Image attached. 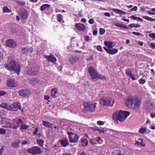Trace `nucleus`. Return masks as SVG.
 <instances>
[{
	"instance_id": "obj_1",
	"label": "nucleus",
	"mask_w": 155,
	"mask_h": 155,
	"mask_svg": "<svg viewBox=\"0 0 155 155\" xmlns=\"http://www.w3.org/2000/svg\"><path fill=\"white\" fill-rule=\"evenodd\" d=\"M130 112L127 111L117 110L114 112L112 115L114 120H119L120 122L124 121L130 115Z\"/></svg>"
},
{
	"instance_id": "obj_2",
	"label": "nucleus",
	"mask_w": 155,
	"mask_h": 155,
	"mask_svg": "<svg viewBox=\"0 0 155 155\" xmlns=\"http://www.w3.org/2000/svg\"><path fill=\"white\" fill-rule=\"evenodd\" d=\"M4 66L10 71H14L18 75L20 72L21 67L19 64L15 61H11L9 64H5Z\"/></svg>"
},
{
	"instance_id": "obj_3",
	"label": "nucleus",
	"mask_w": 155,
	"mask_h": 155,
	"mask_svg": "<svg viewBox=\"0 0 155 155\" xmlns=\"http://www.w3.org/2000/svg\"><path fill=\"white\" fill-rule=\"evenodd\" d=\"M141 103L140 100L137 98L130 97L127 100L126 104L128 107L134 109L138 108Z\"/></svg>"
},
{
	"instance_id": "obj_4",
	"label": "nucleus",
	"mask_w": 155,
	"mask_h": 155,
	"mask_svg": "<svg viewBox=\"0 0 155 155\" xmlns=\"http://www.w3.org/2000/svg\"><path fill=\"white\" fill-rule=\"evenodd\" d=\"M97 103H96L84 102L83 104L84 107L82 111L84 113H92L95 111Z\"/></svg>"
},
{
	"instance_id": "obj_5",
	"label": "nucleus",
	"mask_w": 155,
	"mask_h": 155,
	"mask_svg": "<svg viewBox=\"0 0 155 155\" xmlns=\"http://www.w3.org/2000/svg\"><path fill=\"white\" fill-rule=\"evenodd\" d=\"M88 71L92 80L101 79L103 81L106 80V77L103 75L99 74L93 67H90Z\"/></svg>"
},
{
	"instance_id": "obj_6",
	"label": "nucleus",
	"mask_w": 155,
	"mask_h": 155,
	"mask_svg": "<svg viewBox=\"0 0 155 155\" xmlns=\"http://www.w3.org/2000/svg\"><path fill=\"white\" fill-rule=\"evenodd\" d=\"M100 103L103 106L109 105L112 106L114 103V99L111 97H102L100 99Z\"/></svg>"
},
{
	"instance_id": "obj_7",
	"label": "nucleus",
	"mask_w": 155,
	"mask_h": 155,
	"mask_svg": "<svg viewBox=\"0 0 155 155\" xmlns=\"http://www.w3.org/2000/svg\"><path fill=\"white\" fill-rule=\"evenodd\" d=\"M69 142L71 143H77L79 138V137L77 134L72 132H67Z\"/></svg>"
},
{
	"instance_id": "obj_8",
	"label": "nucleus",
	"mask_w": 155,
	"mask_h": 155,
	"mask_svg": "<svg viewBox=\"0 0 155 155\" xmlns=\"http://www.w3.org/2000/svg\"><path fill=\"white\" fill-rule=\"evenodd\" d=\"M12 120L8 119L3 118L1 121L2 124H4V125H3L2 127L4 128H10L11 127V124Z\"/></svg>"
},
{
	"instance_id": "obj_9",
	"label": "nucleus",
	"mask_w": 155,
	"mask_h": 155,
	"mask_svg": "<svg viewBox=\"0 0 155 155\" xmlns=\"http://www.w3.org/2000/svg\"><path fill=\"white\" fill-rule=\"evenodd\" d=\"M31 93L30 90L22 89L18 92V94L23 97H28L30 96Z\"/></svg>"
},
{
	"instance_id": "obj_10",
	"label": "nucleus",
	"mask_w": 155,
	"mask_h": 155,
	"mask_svg": "<svg viewBox=\"0 0 155 155\" xmlns=\"http://www.w3.org/2000/svg\"><path fill=\"white\" fill-rule=\"evenodd\" d=\"M18 109L21 110V104L18 102H13L11 104V110L16 111Z\"/></svg>"
},
{
	"instance_id": "obj_11",
	"label": "nucleus",
	"mask_w": 155,
	"mask_h": 155,
	"mask_svg": "<svg viewBox=\"0 0 155 155\" xmlns=\"http://www.w3.org/2000/svg\"><path fill=\"white\" fill-rule=\"evenodd\" d=\"M27 152L31 153L32 155H35L39 153V147H33L28 149Z\"/></svg>"
},
{
	"instance_id": "obj_12",
	"label": "nucleus",
	"mask_w": 155,
	"mask_h": 155,
	"mask_svg": "<svg viewBox=\"0 0 155 155\" xmlns=\"http://www.w3.org/2000/svg\"><path fill=\"white\" fill-rule=\"evenodd\" d=\"M45 57L46 58L48 61L51 62L54 64H56L57 60L56 58L53 55L51 54L49 55H45Z\"/></svg>"
},
{
	"instance_id": "obj_13",
	"label": "nucleus",
	"mask_w": 155,
	"mask_h": 155,
	"mask_svg": "<svg viewBox=\"0 0 155 155\" xmlns=\"http://www.w3.org/2000/svg\"><path fill=\"white\" fill-rule=\"evenodd\" d=\"M7 85L8 86L11 87H16L18 86L16 81L11 79L8 80L7 81Z\"/></svg>"
},
{
	"instance_id": "obj_14",
	"label": "nucleus",
	"mask_w": 155,
	"mask_h": 155,
	"mask_svg": "<svg viewBox=\"0 0 155 155\" xmlns=\"http://www.w3.org/2000/svg\"><path fill=\"white\" fill-rule=\"evenodd\" d=\"M6 45L10 48H14L16 46L15 43L12 39H8L6 41Z\"/></svg>"
},
{
	"instance_id": "obj_15",
	"label": "nucleus",
	"mask_w": 155,
	"mask_h": 155,
	"mask_svg": "<svg viewBox=\"0 0 155 155\" xmlns=\"http://www.w3.org/2000/svg\"><path fill=\"white\" fill-rule=\"evenodd\" d=\"M75 27L79 31H84L86 29L85 25L81 23H77L75 25Z\"/></svg>"
},
{
	"instance_id": "obj_16",
	"label": "nucleus",
	"mask_w": 155,
	"mask_h": 155,
	"mask_svg": "<svg viewBox=\"0 0 155 155\" xmlns=\"http://www.w3.org/2000/svg\"><path fill=\"white\" fill-rule=\"evenodd\" d=\"M27 73L31 75H35L38 74V72L34 68L31 67L28 68Z\"/></svg>"
},
{
	"instance_id": "obj_17",
	"label": "nucleus",
	"mask_w": 155,
	"mask_h": 155,
	"mask_svg": "<svg viewBox=\"0 0 155 155\" xmlns=\"http://www.w3.org/2000/svg\"><path fill=\"white\" fill-rule=\"evenodd\" d=\"M59 142L64 147H66L69 145L68 140L66 138L62 140H59Z\"/></svg>"
},
{
	"instance_id": "obj_18",
	"label": "nucleus",
	"mask_w": 155,
	"mask_h": 155,
	"mask_svg": "<svg viewBox=\"0 0 155 155\" xmlns=\"http://www.w3.org/2000/svg\"><path fill=\"white\" fill-rule=\"evenodd\" d=\"M132 69H128L126 70V73L127 75L130 77L134 81L136 80L134 77V75L132 73Z\"/></svg>"
},
{
	"instance_id": "obj_19",
	"label": "nucleus",
	"mask_w": 155,
	"mask_h": 155,
	"mask_svg": "<svg viewBox=\"0 0 155 155\" xmlns=\"http://www.w3.org/2000/svg\"><path fill=\"white\" fill-rule=\"evenodd\" d=\"M21 143V141L19 139H16L14 142L12 143L11 145L14 148H17L18 147Z\"/></svg>"
},
{
	"instance_id": "obj_20",
	"label": "nucleus",
	"mask_w": 155,
	"mask_h": 155,
	"mask_svg": "<svg viewBox=\"0 0 155 155\" xmlns=\"http://www.w3.org/2000/svg\"><path fill=\"white\" fill-rule=\"evenodd\" d=\"M0 107L7 110H11V105L5 103H2L0 105Z\"/></svg>"
},
{
	"instance_id": "obj_21",
	"label": "nucleus",
	"mask_w": 155,
	"mask_h": 155,
	"mask_svg": "<svg viewBox=\"0 0 155 155\" xmlns=\"http://www.w3.org/2000/svg\"><path fill=\"white\" fill-rule=\"evenodd\" d=\"M114 43L113 42L105 41L104 42V44L108 49H110L114 47V45H113Z\"/></svg>"
},
{
	"instance_id": "obj_22",
	"label": "nucleus",
	"mask_w": 155,
	"mask_h": 155,
	"mask_svg": "<svg viewBox=\"0 0 155 155\" xmlns=\"http://www.w3.org/2000/svg\"><path fill=\"white\" fill-rule=\"evenodd\" d=\"M28 13L25 11L22 12L20 15L21 18L23 20L27 19L28 17Z\"/></svg>"
},
{
	"instance_id": "obj_23",
	"label": "nucleus",
	"mask_w": 155,
	"mask_h": 155,
	"mask_svg": "<svg viewBox=\"0 0 155 155\" xmlns=\"http://www.w3.org/2000/svg\"><path fill=\"white\" fill-rule=\"evenodd\" d=\"M42 122L43 123V125L45 127H48L49 128H52L53 124H52L50 123L47 121H43Z\"/></svg>"
},
{
	"instance_id": "obj_24",
	"label": "nucleus",
	"mask_w": 155,
	"mask_h": 155,
	"mask_svg": "<svg viewBox=\"0 0 155 155\" xmlns=\"http://www.w3.org/2000/svg\"><path fill=\"white\" fill-rule=\"evenodd\" d=\"M112 10L117 14L125 15L126 12L119 9L116 8H112Z\"/></svg>"
},
{
	"instance_id": "obj_25",
	"label": "nucleus",
	"mask_w": 155,
	"mask_h": 155,
	"mask_svg": "<svg viewBox=\"0 0 155 155\" xmlns=\"http://www.w3.org/2000/svg\"><path fill=\"white\" fill-rule=\"evenodd\" d=\"M118 51V49L113 48L109 49L107 53L111 54H116Z\"/></svg>"
},
{
	"instance_id": "obj_26",
	"label": "nucleus",
	"mask_w": 155,
	"mask_h": 155,
	"mask_svg": "<svg viewBox=\"0 0 155 155\" xmlns=\"http://www.w3.org/2000/svg\"><path fill=\"white\" fill-rule=\"evenodd\" d=\"M63 15L61 14H58L57 15V20L61 23H64V21L63 20Z\"/></svg>"
},
{
	"instance_id": "obj_27",
	"label": "nucleus",
	"mask_w": 155,
	"mask_h": 155,
	"mask_svg": "<svg viewBox=\"0 0 155 155\" xmlns=\"http://www.w3.org/2000/svg\"><path fill=\"white\" fill-rule=\"evenodd\" d=\"M50 5L48 4H45L41 6L40 8L41 11H44L46 9L50 8Z\"/></svg>"
},
{
	"instance_id": "obj_28",
	"label": "nucleus",
	"mask_w": 155,
	"mask_h": 155,
	"mask_svg": "<svg viewBox=\"0 0 155 155\" xmlns=\"http://www.w3.org/2000/svg\"><path fill=\"white\" fill-rule=\"evenodd\" d=\"M58 92V90L55 88H53L51 91V94L53 97L54 98L56 97L55 94Z\"/></svg>"
},
{
	"instance_id": "obj_29",
	"label": "nucleus",
	"mask_w": 155,
	"mask_h": 155,
	"mask_svg": "<svg viewBox=\"0 0 155 155\" xmlns=\"http://www.w3.org/2000/svg\"><path fill=\"white\" fill-rule=\"evenodd\" d=\"M81 142L83 143V146L85 145L86 146L88 144V141L87 140L84 138H82L81 139Z\"/></svg>"
},
{
	"instance_id": "obj_30",
	"label": "nucleus",
	"mask_w": 155,
	"mask_h": 155,
	"mask_svg": "<svg viewBox=\"0 0 155 155\" xmlns=\"http://www.w3.org/2000/svg\"><path fill=\"white\" fill-rule=\"evenodd\" d=\"M129 26L131 28H137L140 27V25L139 24H136L133 23L129 25Z\"/></svg>"
},
{
	"instance_id": "obj_31",
	"label": "nucleus",
	"mask_w": 155,
	"mask_h": 155,
	"mask_svg": "<svg viewBox=\"0 0 155 155\" xmlns=\"http://www.w3.org/2000/svg\"><path fill=\"white\" fill-rule=\"evenodd\" d=\"M143 18L145 19L150 21H155V19L152 18L148 16H143Z\"/></svg>"
},
{
	"instance_id": "obj_32",
	"label": "nucleus",
	"mask_w": 155,
	"mask_h": 155,
	"mask_svg": "<svg viewBox=\"0 0 155 155\" xmlns=\"http://www.w3.org/2000/svg\"><path fill=\"white\" fill-rule=\"evenodd\" d=\"M19 127V126H17V124H15L14 123H12L11 127H10V128L16 129Z\"/></svg>"
},
{
	"instance_id": "obj_33",
	"label": "nucleus",
	"mask_w": 155,
	"mask_h": 155,
	"mask_svg": "<svg viewBox=\"0 0 155 155\" xmlns=\"http://www.w3.org/2000/svg\"><path fill=\"white\" fill-rule=\"evenodd\" d=\"M15 2L19 6H24L25 4V2H21L17 0H16Z\"/></svg>"
},
{
	"instance_id": "obj_34",
	"label": "nucleus",
	"mask_w": 155,
	"mask_h": 155,
	"mask_svg": "<svg viewBox=\"0 0 155 155\" xmlns=\"http://www.w3.org/2000/svg\"><path fill=\"white\" fill-rule=\"evenodd\" d=\"M11 11V10L9 9L7 7H4L3 8V13H9Z\"/></svg>"
},
{
	"instance_id": "obj_35",
	"label": "nucleus",
	"mask_w": 155,
	"mask_h": 155,
	"mask_svg": "<svg viewBox=\"0 0 155 155\" xmlns=\"http://www.w3.org/2000/svg\"><path fill=\"white\" fill-rule=\"evenodd\" d=\"M143 78H142L141 79H140L138 81L139 84H144L146 82V80L143 79Z\"/></svg>"
},
{
	"instance_id": "obj_36",
	"label": "nucleus",
	"mask_w": 155,
	"mask_h": 155,
	"mask_svg": "<svg viewBox=\"0 0 155 155\" xmlns=\"http://www.w3.org/2000/svg\"><path fill=\"white\" fill-rule=\"evenodd\" d=\"M29 127V126L25 124H22L21 125L20 129L26 130Z\"/></svg>"
},
{
	"instance_id": "obj_37",
	"label": "nucleus",
	"mask_w": 155,
	"mask_h": 155,
	"mask_svg": "<svg viewBox=\"0 0 155 155\" xmlns=\"http://www.w3.org/2000/svg\"><path fill=\"white\" fill-rule=\"evenodd\" d=\"M69 61L72 64H74V63L76 61L75 59L73 57L70 58L69 59Z\"/></svg>"
},
{
	"instance_id": "obj_38",
	"label": "nucleus",
	"mask_w": 155,
	"mask_h": 155,
	"mask_svg": "<svg viewBox=\"0 0 155 155\" xmlns=\"http://www.w3.org/2000/svg\"><path fill=\"white\" fill-rule=\"evenodd\" d=\"M146 131V129L145 128H141L139 130V132L141 134H143Z\"/></svg>"
},
{
	"instance_id": "obj_39",
	"label": "nucleus",
	"mask_w": 155,
	"mask_h": 155,
	"mask_svg": "<svg viewBox=\"0 0 155 155\" xmlns=\"http://www.w3.org/2000/svg\"><path fill=\"white\" fill-rule=\"evenodd\" d=\"M96 140L100 144H101L102 142V140L100 137H98L96 139Z\"/></svg>"
},
{
	"instance_id": "obj_40",
	"label": "nucleus",
	"mask_w": 155,
	"mask_h": 155,
	"mask_svg": "<svg viewBox=\"0 0 155 155\" xmlns=\"http://www.w3.org/2000/svg\"><path fill=\"white\" fill-rule=\"evenodd\" d=\"M99 31L101 35H103L105 31L104 29L101 28L99 29Z\"/></svg>"
},
{
	"instance_id": "obj_41",
	"label": "nucleus",
	"mask_w": 155,
	"mask_h": 155,
	"mask_svg": "<svg viewBox=\"0 0 155 155\" xmlns=\"http://www.w3.org/2000/svg\"><path fill=\"white\" fill-rule=\"evenodd\" d=\"M6 133V131L5 129L0 128V134H4Z\"/></svg>"
},
{
	"instance_id": "obj_42",
	"label": "nucleus",
	"mask_w": 155,
	"mask_h": 155,
	"mask_svg": "<svg viewBox=\"0 0 155 155\" xmlns=\"http://www.w3.org/2000/svg\"><path fill=\"white\" fill-rule=\"evenodd\" d=\"M28 48H24L22 49V52L23 53H26L28 52V50H27Z\"/></svg>"
},
{
	"instance_id": "obj_43",
	"label": "nucleus",
	"mask_w": 155,
	"mask_h": 155,
	"mask_svg": "<svg viewBox=\"0 0 155 155\" xmlns=\"http://www.w3.org/2000/svg\"><path fill=\"white\" fill-rule=\"evenodd\" d=\"M97 49V50L99 51L102 52L103 51V50L102 48V47L100 45H98L97 46L96 48Z\"/></svg>"
},
{
	"instance_id": "obj_44",
	"label": "nucleus",
	"mask_w": 155,
	"mask_h": 155,
	"mask_svg": "<svg viewBox=\"0 0 155 155\" xmlns=\"http://www.w3.org/2000/svg\"><path fill=\"white\" fill-rule=\"evenodd\" d=\"M141 142L140 143V145L143 147H144L146 145V143L144 142L143 140H141Z\"/></svg>"
},
{
	"instance_id": "obj_45",
	"label": "nucleus",
	"mask_w": 155,
	"mask_h": 155,
	"mask_svg": "<svg viewBox=\"0 0 155 155\" xmlns=\"http://www.w3.org/2000/svg\"><path fill=\"white\" fill-rule=\"evenodd\" d=\"M149 36L154 39H155V33H151L149 34Z\"/></svg>"
},
{
	"instance_id": "obj_46",
	"label": "nucleus",
	"mask_w": 155,
	"mask_h": 155,
	"mask_svg": "<svg viewBox=\"0 0 155 155\" xmlns=\"http://www.w3.org/2000/svg\"><path fill=\"white\" fill-rule=\"evenodd\" d=\"M44 143V140L39 139V146H42L43 145Z\"/></svg>"
},
{
	"instance_id": "obj_47",
	"label": "nucleus",
	"mask_w": 155,
	"mask_h": 155,
	"mask_svg": "<svg viewBox=\"0 0 155 155\" xmlns=\"http://www.w3.org/2000/svg\"><path fill=\"white\" fill-rule=\"evenodd\" d=\"M132 33L134 35H135L137 36H141L142 35V34H140L139 32H132Z\"/></svg>"
},
{
	"instance_id": "obj_48",
	"label": "nucleus",
	"mask_w": 155,
	"mask_h": 155,
	"mask_svg": "<svg viewBox=\"0 0 155 155\" xmlns=\"http://www.w3.org/2000/svg\"><path fill=\"white\" fill-rule=\"evenodd\" d=\"M18 122L20 123L21 124L23 123L22 121L20 119L18 118L16 119V124H18Z\"/></svg>"
},
{
	"instance_id": "obj_49",
	"label": "nucleus",
	"mask_w": 155,
	"mask_h": 155,
	"mask_svg": "<svg viewBox=\"0 0 155 155\" xmlns=\"http://www.w3.org/2000/svg\"><path fill=\"white\" fill-rule=\"evenodd\" d=\"M89 23L91 24H93L94 23V21L92 18L90 19L88 21Z\"/></svg>"
},
{
	"instance_id": "obj_50",
	"label": "nucleus",
	"mask_w": 155,
	"mask_h": 155,
	"mask_svg": "<svg viewBox=\"0 0 155 155\" xmlns=\"http://www.w3.org/2000/svg\"><path fill=\"white\" fill-rule=\"evenodd\" d=\"M97 123L99 125H102L104 124V123L103 121H97Z\"/></svg>"
},
{
	"instance_id": "obj_51",
	"label": "nucleus",
	"mask_w": 155,
	"mask_h": 155,
	"mask_svg": "<svg viewBox=\"0 0 155 155\" xmlns=\"http://www.w3.org/2000/svg\"><path fill=\"white\" fill-rule=\"evenodd\" d=\"M84 40L86 41H89L90 37L88 36H86L84 37Z\"/></svg>"
},
{
	"instance_id": "obj_52",
	"label": "nucleus",
	"mask_w": 155,
	"mask_h": 155,
	"mask_svg": "<svg viewBox=\"0 0 155 155\" xmlns=\"http://www.w3.org/2000/svg\"><path fill=\"white\" fill-rule=\"evenodd\" d=\"M6 92L3 91H0V96H2L6 94Z\"/></svg>"
},
{
	"instance_id": "obj_53",
	"label": "nucleus",
	"mask_w": 155,
	"mask_h": 155,
	"mask_svg": "<svg viewBox=\"0 0 155 155\" xmlns=\"http://www.w3.org/2000/svg\"><path fill=\"white\" fill-rule=\"evenodd\" d=\"M137 9V7L136 6H134L133 8L130 9L131 11H136Z\"/></svg>"
},
{
	"instance_id": "obj_54",
	"label": "nucleus",
	"mask_w": 155,
	"mask_h": 155,
	"mask_svg": "<svg viewBox=\"0 0 155 155\" xmlns=\"http://www.w3.org/2000/svg\"><path fill=\"white\" fill-rule=\"evenodd\" d=\"M150 45L151 47L153 49H155V44L154 43H151L150 44Z\"/></svg>"
},
{
	"instance_id": "obj_55",
	"label": "nucleus",
	"mask_w": 155,
	"mask_h": 155,
	"mask_svg": "<svg viewBox=\"0 0 155 155\" xmlns=\"http://www.w3.org/2000/svg\"><path fill=\"white\" fill-rule=\"evenodd\" d=\"M11 32L13 34H15L16 32V30L14 28H12L11 29Z\"/></svg>"
},
{
	"instance_id": "obj_56",
	"label": "nucleus",
	"mask_w": 155,
	"mask_h": 155,
	"mask_svg": "<svg viewBox=\"0 0 155 155\" xmlns=\"http://www.w3.org/2000/svg\"><path fill=\"white\" fill-rule=\"evenodd\" d=\"M121 28H123L126 29H128V27L125 25L122 24Z\"/></svg>"
},
{
	"instance_id": "obj_57",
	"label": "nucleus",
	"mask_w": 155,
	"mask_h": 155,
	"mask_svg": "<svg viewBox=\"0 0 155 155\" xmlns=\"http://www.w3.org/2000/svg\"><path fill=\"white\" fill-rule=\"evenodd\" d=\"M3 147H4L3 146L1 149H0V155H2L3 153V152L4 151Z\"/></svg>"
},
{
	"instance_id": "obj_58",
	"label": "nucleus",
	"mask_w": 155,
	"mask_h": 155,
	"mask_svg": "<svg viewBox=\"0 0 155 155\" xmlns=\"http://www.w3.org/2000/svg\"><path fill=\"white\" fill-rule=\"evenodd\" d=\"M104 15L107 17H110V15L109 13L105 12L104 13Z\"/></svg>"
},
{
	"instance_id": "obj_59",
	"label": "nucleus",
	"mask_w": 155,
	"mask_h": 155,
	"mask_svg": "<svg viewBox=\"0 0 155 155\" xmlns=\"http://www.w3.org/2000/svg\"><path fill=\"white\" fill-rule=\"evenodd\" d=\"M130 17L132 19L136 20H137L138 18L137 17H135L134 15H132Z\"/></svg>"
},
{
	"instance_id": "obj_60",
	"label": "nucleus",
	"mask_w": 155,
	"mask_h": 155,
	"mask_svg": "<svg viewBox=\"0 0 155 155\" xmlns=\"http://www.w3.org/2000/svg\"><path fill=\"white\" fill-rule=\"evenodd\" d=\"M38 131V128L36 127L35 128V130L33 132V134H37Z\"/></svg>"
},
{
	"instance_id": "obj_61",
	"label": "nucleus",
	"mask_w": 155,
	"mask_h": 155,
	"mask_svg": "<svg viewBox=\"0 0 155 155\" xmlns=\"http://www.w3.org/2000/svg\"><path fill=\"white\" fill-rule=\"evenodd\" d=\"M27 50H28V52L29 51L30 52H32L33 51V49L31 47L29 48H28Z\"/></svg>"
},
{
	"instance_id": "obj_62",
	"label": "nucleus",
	"mask_w": 155,
	"mask_h": 155,
	"mask_svg": "<svg viewBox=\"0 0 155 155\" xmlns=\"http://www.w3.org/2000/svg\"><path fill=\"white\" fill-rule=\"evenodd\" d=\"M28 143V142L26 140H25V141H22V144L23 145H25Z\"/></svg>"
},
{
	"instance_id": "obj_63",
	"label": "nucleus",
	"mask_w": 155,
	"mask_h": 155,
	"mask_svg": "<svg viewBox=\"0 0 155 155\" xmlns=\"http://www.w3.org/2000/svg\"><path fill=\"white\" fill-rule=\"evenodd\" d=\"M58 69L59 71H61L62 70V67L61 66H59L58 67Z\"/></svg>"
},
{
	"instance_id": "obj_64",
	"label": "nucleus",
	"mask_w": 155,
	"mask_h": 155,
	"mask_svg": "<svg viewBox=\"0 0 155 155\" xmlns=\"http://www.w3.org/2000/svg\"><path fill=\"white\" fill-rule=\"evenodd\" d=\"M150 117L153 118L155 117V114L154 113H151L150 114Z\"/></svg>"
}]
</instances>
